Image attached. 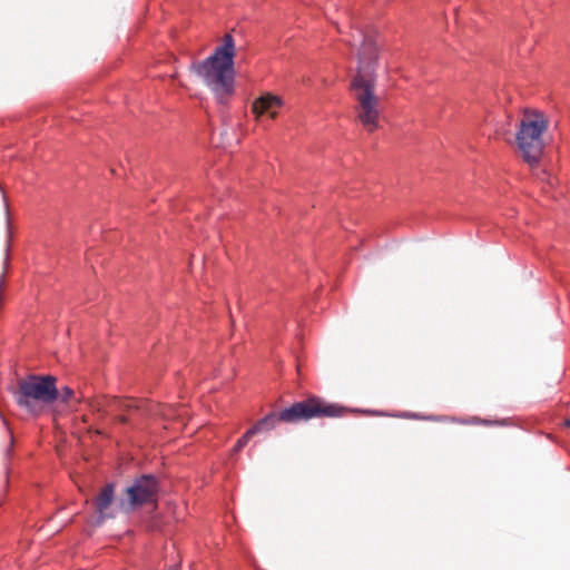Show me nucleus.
<instances>
[{"label": "nucleus", "mask_w": 570, "mask_h": 570, "mask_svg": "<svg viewBox=\"0 0 570 570\" xmlns=\"http://www.w3.org/2000/svg\"><path fill=\"white\" fill-rule=\"evenodd\" d=\"M350 29L345 32L337 27V31L343 36L342 40L357 49L358 67L351 82V90L360 106V121L371 132L377 128L380 115V100L374 92L379 48L372 31H365L356 22H353Z\"/></svg>", "instance_id": "obj_1"}, {"label": "nucleus", "mask_w": 570, "mask_h": 570, "mask_svg": "<svg viewBox=\"0 0 570 570\" xmlns=\"http://www.w3.org/2000/svg\"><path fill=\"white\" fill-rule=\"evenodd\" d=\"M234 38L226 33L223 43L215 49L212 56L193 62L189 67L190 71L203 80L222 105L226 104L234 92Z\"/></svg>", "instance_id": "obj_2"}, {"label": "nucleus", "mask_w": 570, "mask_h": 570, "mask_svg": "<svg viewBox=\"0 0 570 570\" xmlns=\"http://www.w3.org/2000/svg\"><path fill=\"white\" fill-rule=\"evenodd\" d=\"M344 407L337 404L325 403L318 397H309L306 401L296 402L289 407L279 412H271L257 421L252 428L250 433H267L275 429L278 422L297 423L308 421L314 417H336L344 413Z\"/></svg>", "instance_id": "obj_3"}, {"label": "nucleus", "mask_w": 570, "mask_h": 570, "mask_svg": "<svg viewBox=\"0 0 570 570\" xmlns=\"http://www.w3.org/2000/svg\"><path fill=\"white\" fill-rule=\"evenodd\" d=\"M547 121L542 115H524L520 121L515 135L518 147L523 160L530 167L539 165L544 149L543 132L547 130Z\"/></svg>", "instance_id": "obj_4"}, {"label": "nucleus", "mask_w": 570, "mask_h": 570, "mask_svg": "<svg viewBox=\"0 0 570 570\" xmlns=\"http://www.w3.org/2000/svg\"><path fill=\"white\" fill-rule=\"evenodd\" d=\"M57 400L58 389L52 375H29L18 382L16 402L21 407L31 411L35 402L50 404Z\"/></svg>", "instance_id": "obj_5"}, {"label": "nucleus", "mask_w": 570, "mask_h": 570, "mask_svg": "<svg viewBox=\"0 0 570 570\" xmlns=\"http://www.w3.org/2000/svg\"><path fill=\"white\" fill-rule=\"evenodd\" d=\"M160 490L159 480L154 474H141L136 478L130 487L126 489L128 505L131 509L145 504L155 503L158 500Z\"/></svg>", "instance_id": "obj_6"}, {"label": "nucleus", "mask_w": 570, "mask_h": 570, "mask_svg": "<svg viewBox=\"0 0 570 570\" xmlns=\"http://www.w3.org/2000/svg\"><path fill=\"white\" fill-rule=\"evenodd\" d=\"M283 106L284 100L279 96L266 92L254 100L252 111L257 120H261L264 116L275 119Z\"/></svg>", "instance_id": "obj_7"}, {"label": "nucleus", "mask_w": 570, "mask_h": 570, "mask_svg": "<svg viewBox=\"0 0 570 570\" xmlns=\"http://www.w3.org/2000/svg\"><path fill=\"white\" fill-rule=\"evenodd\" d=\"M114 501H115V484L107 483L94 500L95 510L98 515V521L101 522L105 519L112 517V514L109 513L108 510L111 507Z\"/></svg>", "instance_id": "obj_8"}, {"label": "nucleus", "mask_w": 570, "mask_h": 570, "mask_svg": "<svg viewBox=\"0 0 570 570\" xmlns=\"http://www.w3.org/2000/svg\"><path fill=\"white\" fill-rule=\"evenodd\" d=\"M254 435V433H250V429H248L243 435L242 438L238 439V441L236 442V444L234 445V453H237L239 452L249 441V439Z\"/></svg>", "instance_id": "obj_9"}, {"label": "nucleus", "mask_w": 570, "mask_h": 570, "mask_svg": "<svg viewBox=\"0 0 570 570\" xmlns=\"http://www.w3.org/2000/svg\"><path fill=\"white\" fill-rule=\"evenodd\" d=\"M73 396V390L69 386H63L61 391L58 390V400L63 403L69 402V400Z\"/></svg>", "instance_id": "obj_10"}, {"label": "nucleus", "mask_w": 570, "mask_h": 570, "mask_svg": "<svg viewBox=\"0 0 570 570\" xmlns=\"http://www.w3.org/2000/svg\"><path fill=\"white\" fill-rule=\"evenodd\" d=\"M119 420H120L122 423H126V422H127V419H126V416H124V415H120V416H119Z\"/></svg>", "instance_id": "obj_11"}, {"label": "nucleus", "mask_w": 570, "mask_h": 570, "mask_svg": "<svg viewBox=\"0 0 570 570\" xmlns=\"http://www.w3.org/2000/svg\"><path fill=\"white\" fill-rule=\"evenodd\" d=\"M564 425H566L567 428H570V420H566V421H564Z\"/></svg>", "instance_id": "obj_12"}, {"label": "nucleus", "mask_w": 570, "mask_h": 570, "mask_svg": "<svg viewBox=\"0 0 570 570\" xmlns=\"http://www.w3.org/2000/svg\"><path fill=\"white\" fill-rule=\"evenodd\" d=\"M125 406L129 409L131 406V402L127 401Z\"/></svg>", "instance_id": "obj_13"}]
</instances>
